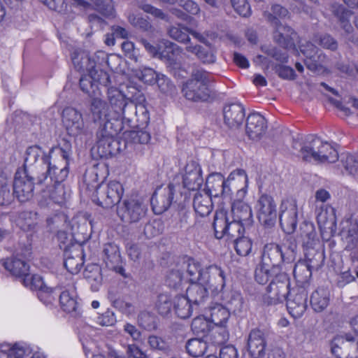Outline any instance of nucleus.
I'll use <instances>...</instances> for the list:
<instances>
[{
	"mask_svg": "<svg viewBox=\"0 0 358 358\" xmlns=\"http://www.w3.org/2000/svg\"><path fill=\"white\" fill-rule=\"evenodd\" d=\"M108 100L110 119L106 122L115 125L118 122L120 127L124 128L125 125H133L134 118L141 126L145 125L150 120L149 112L144 104H136L116 89L108 90Z\"/></svg>",
	"mask_w": 358,
	"mask_h": 358,
	"instance_id": "obj_1",
	"label": "nucleus"
},
{
	"mask_svg": "<svg viewBox=\"0 0 358 358\" xmlns=\"http://www.w3.org/2000/svg\"><path fill=\"white\" fill-rule=\"evenodd\" d=\"M297 245L294 240L287 239L282 245L269 243L264 245L262 263L280 271L282 264H290L296 257Z\"/></svg>",
	"mask_w": 358,
	"mask_h": 358,
	"instance_id": "obj_2",
	"label": "nucleus"
},
{
	"mask_svg": "<svg viewBox=\"0 0 358 358\" xmlns=\"http://www.w3.org/2000/svg\"><path fill=\"white\" fill-rule=\"evenodd\" d=\"M124 127H120V122L115 125L110 122H104L96 133L97 152L101 158H108L120 153L126 147L125 141L116 138L118 133Z\"/></svg>",
	"mask_w": 358,
	"mask_h": 358,
	"instance_id": "obj_3",
	"label": "nucleus"
},
{
	"mask_svg": "<svg viewBox=\"0 0 358 358\" xmlns=\"http://www.w3.org/2000/svg\"><path fill=\"white\" fill-rule=\"evenodd\" d=\"M208 75L209 73L203 69H194L190 77L182 85L183 96L194 102L208 101L211 96V90L208 87Z\"/></svg>",
	"mask_w": 358,
	"mask_h": 358,
	"instance_id": "obj_4",
	"label": "nucleus"
},
{
	"mask_svg": "<svg viewBox=\"0 0 358 358\" xmlns=\"http://www.w3.org/2000/svg\"><path fill=\"white\" fill-rule=\"evenodd\" d=\"M213 225L217 238L227 237L233 241L243 235L245 224L232 219L226 211L220 210L214 216Z\"/></svg>",
	"mask_w": 358,
	"mask_h": 358,
	"instance_id": "obj_5",
	"label": "nucleus"
},
{
	"mask_svg": "<svg viewBox=\"0 0 358 358\" xmlns=\"http://www.w3.org/2000/svg\"><path fill=\"white\" fill-rule=\"evenodd\" d=\"M62 122L70 136L80 137L87 141L92 138L93 131L84 122L83 114L74 108L67 107L62 112Z\"/></svg>",
	"mask_w": 358,
	"mask_h": 358,
	"instance_id": "obj_6",
	"label": "nucleus"
},
{
	"mask_svg": "<svg viewBox=\"0 0 358 358\" xmlns=\"http://www.w3.org/2000/svg\"><path fill=\"white\" fill-rule=\"evenodd\" d=\"M123 193V187L119 182L110 181L107 184L101 182L96 187L93 201L103 208H112L120 203Z\"/></svg>",
	"mask_w": 358,
	"mask_h": 358,
	"instance_id": "obj_7",
	"label": "nucleus"
},
{
	"mask_svg": "<svg viewBox=\"0 0 358 358\" xmlns=\"http://www.w3.org/2000/svg\"><path fill=\"white\" fill-rule=\"evenodd\" d=\"M255 210L260 224L270 229L275 226L277 220V206L272 196L264 193L257 199Z\"/></svg>",
	"mask_w": 358,
	"mask_h": 358,
	"instance_id": "obj_8",
	"label": "nucleus"
},
{
	"mask_svg": "<svg viewBox=\"0 0 358 358\" xmlns=\"http://www.w3.org/2000/svg\"><path fill=\"white\" fill-rule=\"evenodd\" d=\"M289 279L284 273H275L266 287L265 300L268 304H277L286 300L292 290Z\"/></svg>",
	"mask_w": 358,
	"mask_h": 358,
	"instance_id": "obj_9",
	"label": "nucleus"
},
{
	"mask_svg": "<svg viewBox=\"0 0 358 358\" xmlns=\"http://www.w3.org/2000/svg\"><path fill=\"white\" fill-rule=\"evenodd\" d=\"M148 208L141 201L134 199H124L117 208L120 220L127 224L138 223L146 217Z\"/></svg>",
	"mask_w": 358,
	"mask_h": 358,
	"instance_id": "obj_10",
	"label": "nucleus"
},
{
	"mask_svg": "<svg viewBox=\"0 0 358 358\" xmlns=\"http://www.w3.org/2000/svg\"><path fill=\"white\" fill-rule=\"evenodd\" d=\"M72 62L78 71L91 73L92 77L101 85L107 86L110 83V76L106 71L96 68L94 59H92L85 52H74Z\"/></svg>",
	"mask_w": 358,
	"mask_h": 358,
	"instance_id": "obj_11",
	"label": "nucleus"
},
{
	"mask_svg": "<svg viewBox=\"0 0 358 358\" xmlns=\"http://www.w3.org/2000/svg\"><path fill=\"white\" fill-rule=\"evenodd\" d=\"M331 352L341 358H357L358 338L349 334L337 336L331 342Z\"/></svg>",
	"mask_w": 358,
	"mask_h": 358,
	"instance_id": "obj_12",
	"label": "nucleus"
},
{
	"mask_svg": "<svg viewBox=\"0 0 358 358\" xmlns=\"http://www.w3.org/2000/svg\"><path fill=\"white\" fill-rule=\"evenodd\" d=\"M53 151L51 149L48 154H45L42 148L38 145H31L27 148L25 152L24 172L36 175L37 182L39 184L43 182L46 177H41V171L42 169V158L44 155H50Z\"/></svg>",
	"mask_w": 358,
	"mask_h": 358,
	"instance_id": "obj_13",
	"label": "nucleus"
},
{
	"mask_svg": "<svg viewBox=\"0 0 358 358\" xmlns=\"http://www.w3.org/2000/svg\"><path fill=\"white\" fill-rule=\"evenodd\" d=\"M37 180L36 175L26 172H17L13 181L14 196L20 201L25 202L34 195V181Z\"/></svg>",
	"mask_w": 358,
	"mask_h": 358,
	"instance_id": "obj_14",
	"label": "nucleus"
},
{
	"mask_svg": "<svg viewBox=\"0 0 358 358\" xmlns=\"http://www.w3.org/2000/svg\"><path fill=\"white\" fill-rule=\"evenodd\" d=\"M175 193L176 186L172 183L157 187L150 199L153 212L160 215L167 210L173 202Z\"/></svg>",
	"mask_w": 358,
	"mask_h": 358,
	"instance_id": "obj_15",
	"label": "nucleus"
},
{
	"mask_svg": "<svg viewBox=\"0 0 358 358\" xmlns=\"http://www.w3.org/2000/svg\"><path fill=\"white\" fill-rule=\"evenodd\" d=\"M298 210L295 200L285 199L280 206L279 220L282 230L288 234L293 233L297 225Z\"/></svg>",
	"mask_w": 358,
	"mask_h": 358,
	"instance_id": "obj_16",
	"label": "nucleus"
},
{
	"mask_svg": "<svg viewBox=\"0 0 358 358\" xmlns=\"http://www.w3.org/2000/svg\"><path fill=\"white\" fill-rule=\"evenodd\" d=\"M321 139L309 135L302 142L294 141L292 148L299 152L298 156L304 162H318L319 148Z\"/></svg>",
	"mask_w": 358,
	"mask_h": 358,
	"instance_id": "obj_17",
	"label": "nucleus"
},
{
	"mask_svg": "<svg viewBox=\"0 0 358 358\" xmlns=\"http://www.w3.org/2000/svg\"><path fill=\"white\" fill-rule=\"evenodd\" d=\"M308 292L303 287L293 289L286 299L289 313L295 319L300 318L307 308Z\"/></svg>",
	"mask_w": 358,
	"mask_h": 358,
	"instance_id": "obj_18",
	"label": "nucleus"
},
{
	"mask_svg": "<svg viewBox=\"0 0 358 358\" xmlns=\"http://www.w3.org/2000/svg\"><path fill=\"white\" fill-rule=\"evenodd\" d=\"M228 185L222 174L213 173L206 178L205 190L211 196L225 199L231 194V188Z\"/></svg>",
	"mask_w": 358,
	"mask_h": 358,
	"instance_id": "obj_19",
	"label": "nucleus"
},
{
	"mask_svg": "<svg viewBox=\"0 0 358 358\" xmlns=\"http://www.w3.org/2000/svg\"><path fill=\"white\" fill-rule=\"evenodd\" d=\"M42 166L41 177H46L43 182L47 180L49 177L51 183H62L66 180L69 175L68 162H65L64 166L59 168L56 165L52 164L50 155L43 156L42 158Z\"/></svg>",
	"mask_w": 358,
	"mask_h": 358,
	"instance_id": "obj_20",
	"label": "nucleus"
},
{
	"mask_svg": "<svg viewBox=\"0 0 358 358\" xmlns=\"http://www.w3.org/2000/svg\"><path fill=\"white\" fill-rule=\"evenodd\" d=\"M103 261L106 266L111 271L127 277L125 270L122 266V261L119 247L113 243H108L103 245Z\"/></svg>",
	"mask_w": 358,
	"mask_h": 358,
	"instance_id": "obj_21",
	"label": "nucleus"
},
{
	"mask_svg": "<svg viewBox=\"0 0 358 358\" xmlns=\"http://www.w3.org/2000/svg\"><path fill=\"white\" fill-rule=\"evenodd\" d=\"M266 346V332L253 329L248 337V351L252 358H263Z\"/></svg>",
	"mask_w": 358,
	"mask_h": 358,
	"instance_id": "obj_22",
	"label": "nucleus"
},
{
	"mask_svg": "<svg viewBox=\"0 0 358 358\" xmlns=\"http://www.w3.org/2000/svg\"><path fill=\"white\" fill-rule=\"evenodd\" d=\"M203 179L200 166L194 161H191L187 164L183 176V186L189 190L199 189Z\"/></svg>",
	"mask_w": 358,
	"mask_h": 358,
	"instance_id": "obj_23",
	"label": "nucleus"
},
{
	"mask_svg": "<svg viewBox=\"0 0 358 358\" xmlns=\"http://www.w3.org/2000/svg\"><path fill=\"white\" fill-rule=\"evenodd\" d=\"M64 257V265L66 270L72 274L78 273L84 264L82 247L72 245L69 248H65Z\"/></svg>",
	"mask_w": 358,
	"mask_h": 358,
	"instance_id": "obj_24",
	"label": "nucleus"
},
{
	"mask_svg": "<svg viewBox=\"0 0 358 358\" xmlns=\"http://www.w3.org/2000/svg\"><path fill=\"white\" fill-rule=\"evenodd\" d=\"M245 115V108L239 103H227L223 108L224 122L229 128L241 126Z\"/></svg>",
	"mask_w": 358,
	"mask_h": 358,
	"instance_id": "obj_25",
	"label": "nucleus"
},
{
	"mask_svg": "<svg viewBox=\"0 0 358 358\" xmlns=\"http://www.w3.org/2000/svg\"><path fill=\"white\" fill-rule=\"evenodd\" d=\"M299 48L302 54L306 57L304 64L310 71H315L322 66L325 56L320 53L318 48L311 42L306 41L301 44Z\"/></svg>",
	"mask_w": 358,
	"mask_h": 358,
	"instance_id": "obj_26",
	"label": "nucleus"
},
{
	"mask_svg": "<svg viewBox=\"0 0 358 358\" xmlns=\"http://www.w3.org/2000/svg\"><path fill=\"white\" fill-rule=\"evenodd\" d=\"M266 129V120L261 114L252 113L247 117L245 131L250 139H259L265 134Z\"/></svg>",
	"mask_w": 358,
	"mask_h": 358,
	"instance_id": "obj_27",
	"label": "nucleus"
},
{
	"mask_svg": "<svg viewBox=\"0 0 358 358\" xmlns=\"http://www.w3.org/2000/svg\"><path fill=\"white\" fill-rule=\"evenodd\" d=\"M273 38L282 48L287 50H296L295 41L297 38V34L294 29L287 25L280 24L273 27Z\"/></svg>",
	"mask_w": 358,
	"mask_h": 358,
	"instance_id": "obj_28",
	"label": "nucleus"
},
{
	"mask_svg": "<svg viewBox=\"0 0 358 358\" xmlns=\"http://www.w3.org/2000/svg\"><path fill=\"white\" fill-rule=\"evenodd\" d=\"M208 275L210 277L206 278L207 280L203 283L211 290L213 294L217 295L225 294L224 288L225 287V277L224 271L217 265H210L208 266Z\"/></svg>",
	"mask_w": 358,
	"mask_h": 358,
	"instance_id": "obj_29",
	"label": "nucleus"
},
{
	"mask_svg": "<svg viewBox=\"0 0 358 358\" xmlns=\"http://www.w3.org/2000/svg\"><path fill=\"white\" fill-rule=\"evenodd\" d=\"M0 358H43L37 352L27 345H14L12 348L6 345H0Z\"/></svg>",
	"mask_w": 358,
	"mask_h": 358,
	"instance_id": "obj_30",
	"label": "nucleus"
},
{
	"mask_svg": "<svg viewBox=\"0 0 358 358\" xmlns=\"http://www.w3.org/2000/svg\"><path fill=\"white\" fill-rule=\"evenodd\" d=\"M185 50L194 55L203 64H213L217 59L216 50L213 45L205 48L198 44L189 43L185 47Z\"/></svg>",
	"mask_w": 358,
	"mask_h": 358,
	"instance_id": "obj_31",
	"label": "nucleus"
},
{
	"mask_svg": "<svg viewBox=\"0 0 358 358\" xmlns=\"http://www.w3.org/2000/svg\"><path fill=\"white\" fill-rule=\"evenodd\" d=\"M89 110L94 122L110 119L109 106L108 103L99 97H91L89 102Z\"/></svg>",
	"mask_w": 358,
	"mask_h": 358,
	"instance_id": "obj_32",
	"label": "nucleus"
},
{
	"mask_svg": "<svg viewBox=\"0 0 358 358\" xmlns=\"http://www.w3.org/2000/svg\"><path fill=\"white\" fill-rule=\"evenodd\" d=\"M245 225L252 222V213L250 206L241 200H235L231 205V213L229 215Z\"/></svg>",
	"mask_w": 358,
	"mask_h": 358,
	"instance_id": "obj_33",
	"label": "nucleus"
},
{
	"mask_svg": "<svg viewBox=\"0 0 358 358\" xmlns=\"http://www.w3.org/2000/svg\"><path fill=\"white\" fill-rule=\"evenodd\" d=\"M208 289V287L203 282L192 283L187 289L186 296L194 305H203L209 298Z\"/></svg>",
	"mask_w": 358,
	"mask_h": 358,
	"instance_id": "obj_34",
	"label": "nucleus"
},
{
	"mask_svg": "<svg viewBox=\"0 0 358 358\" xmlns=\"http://www.w3.org/2000/svg\"><path fill=\"white\" fill-rule=\"evenodd\" d=\"M299 237L304 249L320 245L315 226L311 222H303L301 224Z\"/></svg>",
	"mask_w": 358,
	"mask_h": 358,
	"instance_id": "obj_35",
	"label": "nucleus"
},
{
	"mask_svg": "<svg viewBox=\"0 0 358 358\" xmlns=\"http://www.w3.org/2000/svg\"><path fill=\"white\" fill-rule=\"evenodd\" d=\"M183 270H185V278L192 283L196 282H203L207 280L206 278L210 277L208 275V267L205 270H201L196 263L193 261H188L183 264Z\"/></svg>",
	"mask_w": 358,
	"mask_h": 358,
	"instance_id": "obj_36",
	"label": "nucleus"
},
{
	"mask_svg": "<svg viewBox=\"0 0 358 358\" xmlns=\"http://www.w3.org/2000/svg\"><path fill=\"white\" fill-rule=\"evenodd\" d=\"M3 266L12 275L17 277L24 278L29 273V266L24 259L17 256L6 259Z\"/></svg>",
	"mask_w": 358,
	"mask_h": 358,
	"instance_id": "obj_37",
	"label": "nucleus"
},
{
	"mask_svg": "<svg viewBox=\"0 0 358 358\" xmlns=\"http://www.w3.org/2000/svg\"><path fill=\"white\" fill-rule=\"evenodd\" d=\"M207 317L216 326L224 327L229 317L230 313L226 307L220 303H215L208 308Z\"/></svg>",
	"mask_w": 358,
	"mask_h": 358,
	"instance_id": "obj_38",
	"label": "nucleus"
},
{
	"mask_svg": "<svg viewBox=\"0 0 358 358\" xmlns=\"http://www.w3.org/2000/svg\"><path fill=\"white\" fill-rule=\"evenodd\" d=\"M305 261L313 270L320 268L324 262V253L321 246H313L304 249Z\"/></svg>",
	"mask_w": 358,
	"mask_h": 358,
	"instance_id": "obj_39",
	"label": "nucleus"
},
{
	"mask_svg": "<svg viewBox=\"0 0 358 358\" xmlns=\"http://www.w3.org/2000/svg\"><path fill=\"white\" fill-rule=\"evenodd\" d=\"M329 292L327 289L319 287L310 296V305L315 312H322L329 306Z\"/></svg>",
	"mask_w": 358,
	"mask_h": 358,
	"instance_id": "obj_40",
	"label": "nucleus"
},
{
	"mask_svg": "<svg viewBox=\"0 0 358 358\" xmlns=\"http://www.w3.org/2000/svg\"><path fill=\"white\" fill-rule=\"evenodd\" d=\"M150 120L145 125H140L141 123L134 119L133 125H127L131 130L129 131V137L134 143L146 144L150 140V133L145 130L149 124Z\"/></svg>",
	"mask_w": 358,
	"mask_h": 358,
	"instance_id": "obj_41",
	"label": "nucleus"
},
{
	"mask_svg": "<svg viewBox=\"0 0 358 358\" xmlns=\"http://www.w3.org/2000/svg\"><path fill=\"white\" fill-rule=\"evenodd\" d=\"M212 197L206 192L196 193L193 200V206L196 213L202 217L208 215L213 209Z\"/></svg>",
	"mask_w": 358,
	"mask_h": 358,
	"instance_id": "obj_42",
	"label": "nucleus"
},
{
	"mask_svg": "<svg viewBox=\"0 0 358 358\" xmlns=\"http://www.w3.org/2000/svg\"><path fill=\"white\" fill-rule=\"evenodd\" d=\"M333 14L338 19L341 27L344 29L346 34H350L353 31V27L349 22V18L352 13L346 9L342 5L338 3H334L331 8Z\"/></svg>",
	"mask_w": 358,
	"mask_h": 358,
	"instance_id": "obj_43",
	"label": "nucleus"
},
{
	"mask_svg": "<svg viewBox=\"0 0 358 358\" xmlns=\"http://www.w3.org/2000/svg\"><path fill=\"white\" fill-rule=\"evenodd\" d=\"M313 270L303 260H299L295 264L293 274L296 281L299 284V287H303L309 282Z\"/></svg>",
	"mask_w": 358,
	"mask_h": 358,
	"instance_id": "obj_44",
	"label": "nucleus"
},
{
	"mask_svg": "<svg viewBox=\"0 0 358 358\" xmlns=\"http://www.w3.org/2000/svg\"><path fill=\"white\" fill-rule=\"evenodd\" d=\"M191 29L182 26L180 24L170 26L167 29L168 36L178 43L185 44L186 46L191 43V38L189 36Z\"/></svg>",
	"mask_w": 358,
	"mask_h": 358,
	"instance_id": "obj_45",
	"label": "nucleus"
},
{
	"mask_svg": "<svg viewBox=\"0 0 358 358\" xmlns=\"http://www.w3.org/2000/svg\"><path fill=\"white\" fill-rule=\"evenodd\" d=\"M289 14L287 9L280 4H273L271 6V10L264 12V17L268 22L273 27L282 24L280 19H283Z\"/></svg>",
	"mask_w": 358,
	"mask_h": 358,
	"instance_id": "obj_46",
	"label": "nucleus"
},
{
	"mask_svg": "<svg viewBox=\"0 0 358 358\" xmlns=\"http://www.w3.org/2000/svg\"><path fill=\"white\" fill-rule=\"evenodd\" d=\"M192 303L187 296L180 295L175 297L173 308L176 314L181 319L189 318L192 313Z\"/></svg>",
	"mask_w": 358,
	"mask_h": 358,
	"instance_id": "obj_47",
	"label": "nucleus"
},
{
	"mask_svg": "<svg viewBox=\"0 0 358 358\" xmlns=\"http://www.w3.org/2000/svg\"><path fill=\"white\" fill-rule=\"evenodd\" d=\"M84 276L91 284L93 291H97L102 283L101 268L98 264L87 265L84 271Z\"/></svg>",
	"mask_w": 358,
	"mask_h": 358,
	"instance_id": "obj_48",
	"label": "nucleus"
},
{
	"mask_svg": "<svg viewBox=\"0 0 358 358\" xmlns=\"http://www.w3.org/2000/svg\"><path fill=\"white\" fill-rule=\"evenodd\" d=\"M318 162L334 163L338 159V153L337 150L328 142L323 141L321 139V145L319 148Z\"/></svg>",
	"mask_w": 358,
	"mask_h": 358,
	"instance_id": "obj_49",
	"label": "nucleus"
},
{
	"mask_svg": "<svg viewBox=\"0 0 358 358\" xmlns=\"http://www.w3.org/2000/svg\"><path fill=\"white\" fill-rule=\"evenodd\" d=\"M227 182L231 187V192L241 187H248V176L243 169H237L229 174Z\"/></svg>",
	"mask_w": 358,
	"mask_h": 358,
	"instance_id": "obj_50",
	"label": "nucleus"
},
{
	"mask_svg": "<svg viewBox=\"0 0 358 358\" xmlns=\"http://www.w3.org/2000/svg\"><path fill=\"white\" fill-rule=\"evenodd\" d=\"M213 327L209 317L203 315L195 317L191 324L192 331L197 336H205Z\"/></svg>",
	"mask_w": 358,
	"mask_h": 358,
	"instance_id": "obj_51",
	"label": "nucleus"
},
{
	"mask_svg": "<svg viewBox=\"0 0 358 358\" xmlns=\"http://www.w3.org/2000/svg\"><path fill=\"white\" fill-rule=\"evenodd\" d=\"M185 348L189 355L199 357L204 355L208 349V344L203 339L192 338L187 342Z\"/></svg>",
	"mask_w": 358,
	"mask_h": 358,
	"instance_id": "obj_52",
	"label": "nucleus"
},
{
	"mask_svg": "<svg viewBox=\"0 0 358 358\" xmlns=\"http://www.w3.org/2000/svg\"><path fill=\"white\" fill-rule=\"evenodd\" d=\"M147 342L150 349L152 351L164 355H169L171 351L169 344L162 337L150 335L148 337Z\"/></svg>",
	"mask_w": 358,
	"mask_h": 358,
	"instance_id": "obj_53",
	"label": "nucleus"
},
{
	"mask_svg": "<svg viewBox=\"0 0 358 358\" xmlns=\"http://www.w3.org/2000/svg\"><path fill=\"white\" fill-rule=\"evenodd\" d=\"M223 301L225 302L227 307H226L229 312L230 311L236 313L241 311L243 308V298L239 293L231 292L226 294V293L221 296Z\"/></svg>",
	"mask_w": 358,
	"mask_h": 358,
	"instance_id": "obj_54",
	"label": "nucleus"
},
{
	"mask_svg": "<svg viewBox=\"0 0 358 358\" xmlns=\"http://www.w3.org/2000/svg\"><path fill=\"white\" fill-rule=\"evenodd\" d=\"M58 297L59 303L64 311L67 313L76 311L78 303L73 294L70 293L69 291L67 290L63 292L60 290Z\"/></svg>",
	"mask_w": 358,
	"mask_h": 358,
	"instance_id": "obj_55",
	"label": "nucleus"
},
{
	"mask_svg": "<svg viewBox=\"0 0 358 358\" xmlns=\"http://www.w3.org/2000/svg\"><path fill=\"white\" fill-rule=\"evenodd\" d=\"M279 273L280 271H278L276 269H273L262 263L255 270V278L259 284L264 285L270 280H271L275 273Z\"/></svg>",
	"mask_w": 358,
	"mask_h": 358,
	"instance_id": "obj_56",
	"label": "nucleus"
},
{
	"mask_svg": "<svg viewBox=\"0 0 358 358\" xmlns=\"http://www.w3.org/2000/svg\"><path fill=\"white\" fill-rule=\"evenodd\" d=\"M340 162L350 175H358V155L343 153L340 157Z\"/></svg>",
	"mask_w": 358,
	"mask_h": 358,
	"instance_id": "obj_57",
	"label": "nucleus"
},
{
	"mask_svg": "<svg viewBox=\"0 0 358 358\" xmlns=\"http://www.w3.org/2000/svg\"><path fill=\"white\" fill-rule=\"evenodd\" d=\"M138 324L146 331H154L157 328V319L153 313L142 311L138 315Z\"/></svg>",
	"mask_w": 358,
	"mask_h": 358,
	"instance_id": "obj_58",
	"label": "nucleus"
},
{
	"mask_svg": "<svg viewBox=\"0 0 358 358\" xmlns=\"http://www.w3.org/2000/svg\"><path fill=\"white\" fill-rule=\"evenodd\" d=\"M343 233L345 243V250L358 246V225L356 223H350L347 231H343Z\"/></svg>",
	"mask_w": 358,
	"mask_h": 358,
	"instance_id": "obj_59",
	"label": "nucleus"
},
{
	"mask_svg": "<svg viewBox=\"0 0 358 358\" xmlns=\"http://www.w3.org/2000/svg\"><path fill=\"white\" fill-rule=\"evenodd\" d=\"M14 197L13 192H10V184L3 175H0V206L8 205Z\"/></svg>",
	"mask_w": 358,
	"mask_h": 358,
	"instance_id": "obj_60",
	"label": "nucleus"
},
{
	"mask_svg": "<svg viewBox=\"0 0 358 358\" xmlns=\"http://www.w3.org/2000/svg\"><path fill=\"white\" fill-rule=\"evenodd\" d=\"M60 289L47 287L38 292V297L46 306L52 305L56 301Z\"/></svg>",
	"mask_w": 358,
	"mask_h": 358,
	"instance_id": "obj_61",
	"label": "nucleus"
},
{
	"mask_svg": "<svg viewBox=\"0 0 358 358\" xmlns=\"http://www.w3.org/2000/svg\"><path fill=\"white\" fill-rule=\"evenodd\" d=\"M101 83L95 80L91 73L85 74L80 78V90L92 97V94L97 89V85Z\"/></svg>",
	"mask_w": 358,
	"mask_h": 358,
	"instance_id": "obj_62",
	"label": "nucleus"
},
{
	"mask_svg": "<svg viewBox=\"0 0 358 358\" xmlns=\"http://www.w3.org/2000/svg\"><path fill=\"white\" fill-rule=\"evenodd\" d=\"M233 241L235 244V250L238 255L245 257L251 252L252 243L248 237L243 235Z\"/></svg>",
	"mask_w": 358,
	"mask_h": 358,
	"instance_id": "obj_63",
	"label": "nucleus"
},
{
	"mask_svg": "<svg viewBox=\"0 0 358 358\" xmlns=\"http://www.w3.org/2000/svg\"><path fill=\"white\" fill-rule=\"evenodd\" d=\"M48 192L50 201H52V203L61 205L65 201L66 194L62 183H53Z\"/></svg>",
	"mask_w": 358,
	"mask_h": 358,
	"instance_id": "obj_64",
	"label": "nucleus"
}]
</instances>
